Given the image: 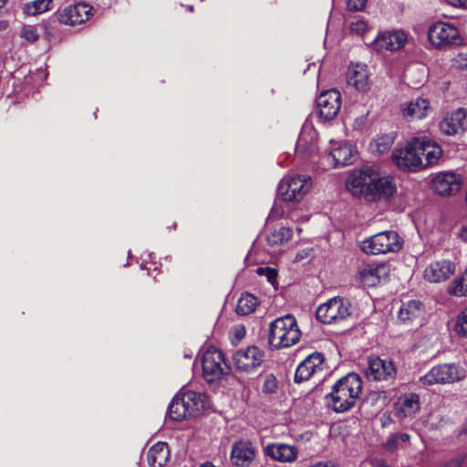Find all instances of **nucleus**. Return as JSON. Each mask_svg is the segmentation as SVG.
<instances>
[{
    "instance_id": "f257e3e1",
    "label": "nucleus",
    "mask_w": 467,
    "mask_h": 467,
    "mask_svg": "<svg viewBox=\"0 0 467 467\" xmlns=\"http://www.w3.org/2000/svg\"><path fill=\"white\" fill-rule=\"evenodd\" d=\"M354 192L359 193L366 201L378 202H388L397 192L393 177L382 175L373 167H364L352 172L348 181Z\"/></svg>"
},
{
    "instance_id": "f03ea898",
    "label": "nucleus",
    "mask_w": 467,
    "mask_h": 467,
    "mask_svg": "<svg viewBox=\"0 0 467 467\" xmlns=\"http://www.w3.org/2000/svg\"><path fill=\"white\" fill-rule=\"evenodd\" d=\"M362 381L356 373H349L341 378L327 395V402L336 412H345L352 409L359 398Z\"/></svg>"
},
{
    "instance_id": "7ed1b4c3",
    "label": "nucleus",
    "mask_w": 467,
    "mask_h": 467,
    "mask_svg": "<svg viewBox=\"0 0 467 467\" xmlns=\"http://www.w3.org/2000/svg\"><path fill=\"white\" fill-rule=\"evenodd\" d=\"M301 337L296 319L292 315L277 317L269 327L268 342L274 348H289Z\"/></svg>"
},
{
    "instance_id": "20e7f679",
    "label": "nucleus",
    "mask_w": 467,
    "mask_h": 467,
    "mask_svg": "<svg viewBox=\"0 0 467 467\" xmlns=\"http://www.w3.org/2000/svg\"><path fill=\"white\" fill-rule=\"evenodd\" d=\"M402 244L397 232L384 231L362 241L360 248L368 254H380L396 253L400 250Z\"/></svg>"
},
{
    "instance_id": "39448f33",
    "label": "nucleus",
    "mask_w": 467,
    "mask_h": 467,
    "mask_svg": "<svg viewBox=\"0 0 467 467\" xmlns=\"http://www.w3.org/2000/svg\"><path fill=\"white\" fill-rule=\"evenodd\" d=\"M428 38L433 47L440 49L451 48L463 41L459 29L454 25L442 21L430 26Z\"/></svg>"
},
{
    "instance_id": "423d86ee",
    "label": "nucleus",
    "mask_w": 467,
    "mask_h": 467,
    "mask_svg": "<svg viewBox=\"0 0 467 467\" xmlns=\"http://www.w3.org/2000/svg\"><path fill=\"white\" fill-rule=\"evenodd\" d=\"M312 187V180L308 175L287 176L281 180L277 192L284 202H299Z\"/></svg>"
},
{
    "instance_id": "0eeeda50",
    "label": "nucleus",
    "mask_w": 467,
    "mask_h": 467,
    "mask_svg": "<svg viewBox=\"0 0 467 467\" xmlns=\"http://www.w3.org/2000/svg\"><path fill=\"white\" fill-rule=\"evenodd\" d=\"M202 376L208 383H213L229 374L230 368L223 352L217 348L207 349L202 358Z\"/></svg>"
},
{
    "instance_id": "6e6552de",
    "label": "nucleus",
    "mask_w": 467,
    "mask_h": 467,
    "mask_svg": "<svg viewBox=\"0 0 467 467\" xmlns=\"http://www.w3.org/2000/svg\"><path fill=\"white\" fill-rule=\"evenodd\" d=\"M419 138H413L404 147L396 148L392 152V161L400 169L415 171L423 168V161L420 156Z\"/></svg>"
},
{
    "instance_id": "1a4fd4ad",
    "label": "nucleus",
    "mask_w": 467,
    "mask_h": 467,
    "mask_svg": "<svg viewBox=\"0 0 467 467\" xmlns=\"http://www.w3.org/2000/svg\"><path fill=\"white\" fill-rule=\"evenodd\" d=\"M465 378V371L455 364H441L433 367L420 378L423 386L435 384H451Z\"/></svg>"
},
{
    "instance_id": "9d476101",
    "label": "nucleus",
    "mask_w": 467,
    "mask_h": 467,
    "mask_svg": "<svg viewBox=\"0 0 467 467\" xmlns=\"http://www.w3.org/2000/svg\"><path fill=\"white\" fill-rule=\"evenodd\" d=\"M349 303L341 297H334L318 306L317 318L324 324L338 323L350 315Z\"/></svg>"
},
{
    "instance_id": "9b49d317",
    "label": "nucleus",
    "mask_w": 467,
    "mask_h": 467,
    "mask_svg": "<svg viewBox=\"0 0 467 467\" xmlns=\"http://www.w3.org/2000/svg\"><path fill=\"white\" fill-rule=\"evenodd\" d=\"M265 351L256 346L240 348L233 356L234 365L240 372L253 373L265 360Z\"/></svg>"
},
{
    "instance_id": "f8f14e48",
    "label": "nucleus",
    "mask_w": 467,
    "mask_h": 467,
    "mask_svg": "<svg viewBox=\"0 0 467 467\" xmlns=\"http://www.w3.org/2000/svg\"><path fill=\"white\" fill-rule=\"evenodd\" d=\"M389 267L383 263L363 264L357 273V279L363 286H375L388 279Z\"/></svg>"
},
{
    "instance_id": "ddd939ff",
    "label": "nucleus",
    "mask_w": 467,
    "mask_h": 467,
    "mask_svg": "<svg viewBox=\"0 0 467 467\" xmlns=\"http://www.w3.org/2000/svg\"><path fill=\"white\" fill-rule=\"evenodd\" d=\"M397 374L394 363L389 359L378 357L368 358L365 375L368 379L374 381H392Z\"/></svg>"
},
{
    "instance_id": "4468645a",
    "label": "nucleus",
    "mask_w": 467,
    "mask_h": 467,
    "mask_svg": "<svg viewBox=\"0 0 467 467\" xmlns=\"http://www.w3.org/2000/svg\"><path fill=\"white\" fill-rule=\"evenodd\" d=\"M462 178L454 171L439 172L431 180V188L439 195L448 196L457 193L462 186Z\"/></svg>"
},
{
    "instance_id": "2eb2a0df",
    "label": "nucleus",
    "mask_w": 467,
    "mask_h": 467,
    "mask_svg": "<svg viewBox=\"0 0 467 467\" xmlns=\"http://www.w3.org/2000/svg\"><path fill=\"white\" fill-rule=\"evenodd\" d=\"M317 107L320 118L325 120L334 119L341 108V95L336 89H328L320 93L317 99Z\"/></svg>"
},
{
    "instance_id": "dca6fc26",
    "label": "nucleus",
    "mask_w": 467,
    "mask_h": 467,
    "mask_svg": "<svg viewBox=\"0 0 467 467\" xmlns=\"http://www.w3.org/2000/svg\"><path fill=\"white\" fill-rule=\"evenodd\" d=\"M455 272V265L449 260L430 263L424 269L423 278L430 283H441L449 279Z\"/></svg>"
},
{
    "instance_id": "f3484780",
    "label": "nucleus",
    "mask_w": 467,
    "mask_h": 467,
    "mask_svg": "<svg viewBox=\"0 0 467 467\" xmlns=\"http://www.w3.org/2000/svg\"><path fill=\"white\" fill-rule=\"evenodd\" d=\"M92 7L85 3H78L65 7L57 14L60 23L75 26L87 21L91 16Z\"/></svg>"
},
{
    "instance_id": "a211bd4d",
    "label": "nucleus",
    "mask_w": 467,
    "mask_h": 467,
    "mask_svg": "<svg viewBox=\"0 0 467 467\" xmlns=\"http://www.w3.org/2000/svg\"><path fill=\"white\" fill-rule=\"evenodd\" d=\"M324 357L319 352L307 356L297 367L295 381L300 383L308 380L315 373L323 369Z\"/></svg>"
},
{
    "instance_id": "6ab92c4d",
    "label": "nucleus",
    "mask_w": 467,
    "mask_h": 467,
    "mask_svg": "<svg viewBox=\"0 0 467 467\" xmlns=\"http://www.w3.org/2000/svg\"><path fill=\"white\" fill-rule=\"evenodd\" d=\"M441 131L449 136L460 134L467 130V110L458 109L448 114L440 122Z\"/></svg>"
},
{
    "instance_id": "aec40b11",
    "label": "nucleus",
    "mask_w": 467,
    "mask_h": 467,
    "mask_svg": "<svg viewBox=\"0 0 467 467\" xmlns=\"http://www.w3.org/2000/svg\"><path fill=\"white\" fill-rule=\"evenodd\" d=\"M406 38V35L403 31H385L379 34V36L375 38L373 41V47L378 51H394L404 46Z\"/></svg>"
},
{
    "instance_id": "412c9836",
    "label": "nucleus",
    "mask_w": 467,
    "mask_h": 467,
    "mask_svg": "<svg viewBox=\"0 0 467 467\" xmlns=\"http://www.w3.org/2000/svg\"><path fill=\"white\" fill-rule=\"evenodd\" d=\"M255 457V451L249 441H239L232 447L231 462L238 467H249Z\"/></svg>"
},
{
    "instance_id": "4be33fe9",
    "label": "nucleus",
    "mask_w": 467,
    "mask_h": 467,
    "mask_svg": "<svg viewBox=\"0 0 467 467\" xmlns=\"http://www.w3.org/2000/svg\"><path fill=\"white\" fill-rule=\"evenodd\" d=\"M181 395L186 405V410H188L190 417L201 415L209 406L208 398L202 392L186 390Z\"/></svg>"
},
{
    "instance_id": "5701e85b",
    "label": "nucleus",
    "mask_w": 467,
    "mask_h": 467,
    "mask_svg": "<svg viewBox=\"0 0 467 467\" xmlns=\"http://www.w3.org/2000/svg\"><path fill=\"white\" fill-rule=\"evenodd\" d=\"M265 454L275 461L293 462L297 458L296 447L285 443H272L264 448Z\"/></svg>"
},
{
    "instance_id": "b1692460",
    "label": "nucleus",
    "mask_w": 467,
    "mask_h": 467,
    "mask_svg": "<svg viewBox=\"0 0 467 467\" xmlns=\"http://www.w3.org/2000/svg\"><path fill=\"white\" fill-rule=\"evenodd\" d=\"M348 84L354 87L358 91L366 93L369 90L368 73L367 66L356 64L351 66L347 74Z\"/></svg>"
},
{
    "instance_id": "393cba45",
    "label": "nucleus",
    "mask_w": 467,
    "mask_h": 467,
    "mask_svg": "<svg viewBox=\"0 0 467 467\" xmlns=\"http://www.w3.org/2000/svg\"><path fill=\"white\" fill-rule=\"evenodd\" d=\"M327 160L335 168L350 165L355 160V150L349 144H341L330 150Z\"/></svg>"
},
{
    "instance_id": "a878e982",
    "label": "nucleus",
    "mask_w": 467,
    "mask_h": 467,
    "mask_svg": "<svg viewBox=\"0 0 467 467\" xmlns=\"http://www.w3.org/2000/svg\"><path fill=\"white\" fill-rule=\"evenodd\" d=\"M317 131L310 126H303L296 145V150L302 156H309L316 150Z\"/></svg>"
},
{
    "instance_id": "bb28decb",
    "label": "nucleus",
    "mask_w": 467,
    "mask_h": 467,
    "mask_svg": "<svg viewBox=\"0 0 467 467\" xmlns=\"http://www.w3.org/2000/svg\"><path fill=\"white\" fill-rule=\"evenodd\" d=\"M419 139L420 144L418 145V148L420 151V156H425V162H423V168L436 164L442 155L441 148L436 142H432L426 137H421Z\"/></svg>"
},
{
    "instance_id": "cd10ccee",
    "label": "nucleus",
    "mask_w": 467,
    "mask_h": 467,
    "mask_svg": "<svg viewBox=\"0 0 467 467\" xmlns=\"http://www.w3.org/2000/svg\"><path fill=\"white\" fill-rule=\"evenodd\" d=\"M420 410V398L417 394H406L396 403V415L400 419L411 418Z\"/></svg>"
},
{
    "instance_id": "c85d7f7f",
    "label": "nucleus",
    "mask_w": 467,
    "mask_h": 467,
    "mask_svg": "<svg viewBox=\"0 0 467 467\" xmlns=\"http://www.w3.org/2000/svg\"><path fill=\"white\" fill-rule=\"evenodd\" d=\"M430 110V102L423 98H417L401 105L402 116L408 119H422Z\"/></svg>"
},
{
    "instance_id": "c756f323",
    "label": "nucleus",
    "mask_w": 467,
    "mask_h": 467,
    "mask_svg": "<svg viewBox=\"0 0 467 467\" xmlns=\"http://www.w3.org/2000/svg\"><path fill=\"white\" fill-rule=\"evenodd\" d=\"M170 456L167 443L159 441L152 445L148 451V462L150 467H163Z\"/></svg>"
},
{
    "instance_id": "7c9ffc66",
    "label": "nucleus",
    "mask_w": 467,
    "mask_h": 467,
    "mask_svg": "<svg viewBox=\"0 0 467 467\" xmlns=\"http://www.w3.org/2000/svg\"><path fill=\"white\" fill-rule=\"evenodd\" d=\"M423 312L422 304L418 300H410L406 303H402L398 317L403 323H410L415 319H418Z\"/></svg>"
},
{
    "instance_id": "2f4dec72",
    "label": "nucleus",
    "mask_w": 467,
    "mask_h": 467,
    "mask_svg": "<svg viewBox=\"0 0 467 467\" xmlns=\"http://www.w3.org/2000/svg\"><path fill=\"white\" fill-rule=\"evenodd\" d=\"M260 305V300L250 293L241 295L236 305V314L239 316H247L254 313Z\"/></svg>"
},
{
    "instance_id": "473e14b6",
    "label": "nucleus",
    "mask_w": 467,
    "mask_h": 467,
    "mask_svg": "<svg viewBox=\"0 0 467 467\" xmlns=\"http://www.w3.org/2000/svg\"><path fill=\"white\" fill-rule=\"evenodd\" d=\"M292 237V230L289 227L279 226L274 229L266 237L267 244L272 247L285 244Z\"/></svg>"
},
{
    "instance_id": "72a5a7b5",
    "label": "nucleus",
    "mask_w": 467,
    "mask_h": 467,
    "mask_svg": "<svg viewBox=\"0 0 467 467\" xmlns=\"http://www.w3.org/2000/svg\"><path fill=\"white\" fill-rule=\"evenodd\" d=\"M168 414L174 420H182L190 417L182 395H178L172 400L169 406Z\"/></svg>"
},
{
    "instance_id": "f704fd0d",
    "label": "nucleus",
    "mask_w": 467,
    "mask_h": 467,
    "mask_svg": "<svg viewBox=\"0 0 467 467\" xmlns=\"http://www.w3.org/2000/svg\"><path fill=\"white\" fill-rule=\"evenodd\" d=\"M394 140L395 136L393 133L383 134L374 139L373 141L370 142L369 148L372 152L382 154L391 148Z\"/></svg>"
},
{
    "instance_id": "c9c22d12",
    "label": "nucleus",
    "mask_w": 467,
    "mask_h": 467,
    "mask_svg": "<svg viewBox=\"0 0 467 467\" xmlns=\"http://www.w3.org/2000/svg\"><path fill=\"white\" fill-rule=\"evenodd\" d=\"M51 0H35L24 5V13L27 16H36L49 10Z\"/></svg>"
},
{
    "instance_id": "e433bc0d",
    "label": "nucleus",
    "mask_w": 467,
    "mask_h": 467,
    "mask_svg": "<svg viewBox=\"0 0 467 467\" xmlns=\"http://www.w3.org/2000/svg\"><path fill=\"white\" fill-rule=\"evenodd\" d=\"M448 291L455 296H467V269L461 278L455 279L451 284Z\"/></svg>"
},
{
    "instance_id": "4c0bfd02",
    "label": "nucleus",
    "mask_w": 467,
    "mask_h": 467,
    "mask_svg": "<svg viewBox=\"0 0 467 467\" xmlns=\"http://www.w3.org/2000/svg\"><path fill=\"white\" fill-rule=\"evenodd\" d=\"M348 29L351 34L363 36L370 29V26L364 18L355 17L349 22Z\"/></svg>"
},
{
    "instance_id": "58836bf2",
    "label": "nucleus",
    "mask_w": 467,
    "mask_h": 467,
    "mask_svg": "<svg viewBox=\"0 0 467 467\" xmlns=\"http://www.w3.org/2000/svg\"><path fill=\"white\" fill-rule=\"evenodd\" d=\"M20 37L30 43L36 42L39 38L36 26H24L20 31Z\"/></svg>"
},
{
    "instance_id": "ea45409f",
    "label": "nucleus",
    "mask_w": 467,
    "mask_h": 467,
    "mask_svg": "<svg viewBox=\"0 0 467 467\" xmlns=\"http://www.w3.org/2000/svg\"><path fill=\"white\" fill-rule=\"evenodd\" d=\"M455 330L459 335L467 337V307L458 317Z\"/></svg>"
},
{
    "instance_id": "a19ab883",
    "label": "nucleus",
    "mask_w": 467,
    "mask_h": 467,
    "mask_svg": "<svg viewBox=\"0 0 467 467\" xmlns=\"http://www.w3.org/2000/svg\"><path fill=\"white\" fill-rule=\"evenodd\" d=\"M277 382L274 375H267L265 379L262 390L265 393H274L276 390Z\"/></svg>"
},
{
    "instance_id": "79ce46f5",
    "label": "nucleus",
    "mask_w": 467,
    "mask_h": 467,
    "mask_svg": "<svg viewBox=\"0 0 467 467\" xmlns=\"http://www.w3.org/2000/svg\"><path fill=\"white\" fill-rule=\"evenodd\" d=\"M454 65L462 69H467V50L460 52L453 59Z\"/></svg>"
},
{
    "instance_id": "37998d69",
    "label": "nucleus",
    "mask_w": 467,
    "mask_h": 467,
    "mask_svg": "<svg viewBox=\"0 0 467 467\" xmlns=\"http://www.w3.org/2000/svg\"><path fill=\"white\" fill-rule=\"evenodd\" d=\"M367 4V0H347L348 9L350 11H360Z\"/></svg>"
},
{
    "instance_id": "c03bdc74",
    "label": "nucleus",
    "mask_w": 467,
    "mask_h": 467,
    "mask_svg": "<svg viewBox=\"0 0 467 467\" xmlns=\"http://www.w3.org/2000/svg\"><path fill=\"white\" fill-rule=\"evenodd\" d=\"M284 213H285L284 208L281 205L275 203L270 211L269 219L281 218L284 215Z\"/></svg>"
},
{
    "instance_id": "a18cd8bd",
    "label": "nucleus",
    "mask_w": 467,
    "mask_h": 467,
    "mask_svg": "<svg viewBox=\"0 0 467 467\" xmlns=\"http://www.w3.org/2000/svg\"><path fill=\"white\" fill-rule=\"evenodd\" d=\"M462 464V457H455L447 462H444L441 467H461Z\"/></svg>"
},
{
    "instance_id": "49530a36",
    "label": "nucleus",
    "mask_w": 467,
    "mask_h": 467,
    "mask_svg": "<svg viewBox=\"0 0 467 467\" xmlns=\"http://www.w3.org/2000/svg\"><path fill=\"white\" fill-rule=\"evenodd\" d=\"M367 123V117L365 115H361L358 117L353 122V128L358 130H363Z\"/></svg>"
},
{
    "instance_id": "de8ad7c7",
    "label": "nucleus",
    "mask_w": 467,
    "mask_h": 467,
    "mask_svg": "<svg viewBox=\"0 0 467 467\" xmlns=\"http://www.w3.org/2000/svg\"><path fill=\"white\" fill-rule=\"evenodd\" d=\"M449 3L457 7H467V0H448Z\"/></svg>"
},
{
    "instance_id": "09e8293b",
    "label": "nucleus",
    "mask_w": 467,
    "mask_h": 467,
    "mask_svg": "<svg viewBox=\"0 0 467 467\" xmlns=\"http://www.w3.org/2000/svg\"><path fill=\"white\" fill-rule=\"evenodd\" d=\"M266 273H267V279L269 282H274V280L276 278V271L273 268H266Z\"/></svg>"
},
{
    "instance_id": "8fccbe9b",
    "label": "nucleus",
    "mask_w": 467,
    "mask_h": 467,
    "mask_svg": "<svg viewBox=\"0 0 467 467\" xmlns=\"http://www.w3.org/2000/svg\"><path fill=\"white\" fill-rule=\"evenodd\" d=\"M462 240L467 242V224L463 226L459 234Z\"/></svg>"
},
{
    "instance_id": "3c124183",
    "label": "nucleus",
    "mask_w": 467,
    "mask_h": 467,
    "mask_svg": "<svg viewBox=\"0 0 467 467\" xmlns=\"http://www.w3.org/2000/svg\"><path fill=\"white\" fill-rule=\"evenodd\" d=\"M399 438L400 439L401 441L407 442L410 440V435L408 433H401L399 435Z\"/></svg>"
},
{
    "instance_id": "603ef678",
    "label": "nucleus",
    "mask_w": 467,
    "mask_h": 467,
    "mask_svg": "<svg viewBox=\"0 0 467 467\" xmlns=\"http://www.w3.org/2000/svg\"><path fill=\"white\" fill-rule=\"evenodd\" d=\"M244 328H240V329L237 330V336L238 337H244Z\"/></svg>"
},
{
    "instance_id": "864d4df0",
    "label": "nucleus",
    "mask_w": 467,
    "mask_h": 467,
    "mask_svg": "<svg viewBox=\"0 0 467 467\" xmlns=\"http://www.w3.org/2000/svg\"><path fill=\"white\" fill-rule=\"evenodd\" d=\"M200 467H215L214 465H213L211 462H205L203 464H202Z\"/></svg>"
},
{
    "instance_id": "5fc2aeb1",
    "label": "nucleus",
    "mask_w": 467,
    "mask_h": 467,
    "mask_svg": "<svg viewBox=\"0 0 467 467\" xmlns=\"http://www.w3.org/2000/svg\"><path fill=\"white\" fill-rule=\"evenodd\" d=\"M8 0H0V8L4 7Z\"/></svg>"
},
{
    "instance_id": "6e6d98bb",
    "label": "nucleus",
    "mask_w": 467,
    "mask_h": 467,
    "mask_svg": "<svg viewBox=\"0 0 467 467\" xmlns=\"http://www.w3.org/2000/svg\"><path fill=\"white\" fill-rule=\"evenodd\" d=\"M379 467H389V466H388L385 462H382L380 463Z\"/></svg>"
}]
</instances>
